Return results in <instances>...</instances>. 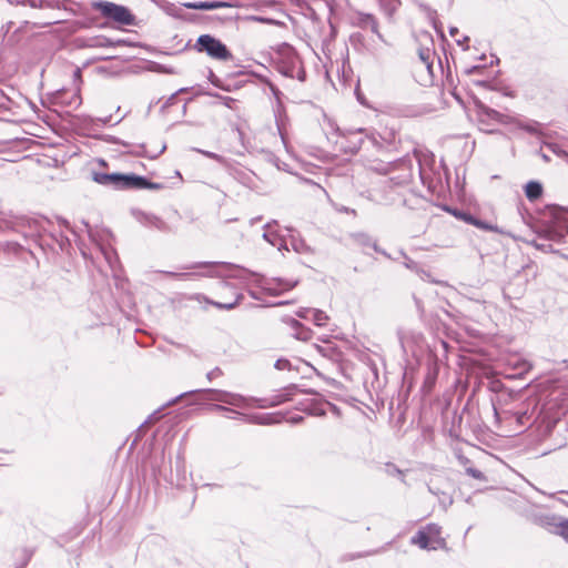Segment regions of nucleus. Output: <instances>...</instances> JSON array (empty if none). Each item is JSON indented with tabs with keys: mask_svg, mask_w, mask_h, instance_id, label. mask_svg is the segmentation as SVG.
Here are the masks:
<instances>
[{
	"mask_svg": "<svg viewBox=\"0 0 568 568\" xmlns=\"http://www.w3.org/2000/svg\"><path fill=\"white\" fill-rule=\"evenodd\" d=\"M23 222H27L29 229H30V235H34L36 233H39L41 230H43L42 223L43 220H37V219H23Z\"/></svg>",
	"mask_w": 568,
	"mask_h": 568,
	"instance_id": "obj_23",
	"label": "nucleus"
},
{
	"mask_svg": "<svg viewBox=\"0 0 568 568\" xmlns=\"http://www.w3.org/2000/svg\"><path fill=\"white\" fill-rule=\"evenodd\" d=\"M525 194H526V197L532 202V180L528 181L526 184H525Z\"/></svg>",
	"mask_w": 568,
	"mask_h": 568,
	"instance_id": "obj_35",
	"label": "nucleus"
},
{
	"mask_svg": "<svg viewBox=\"0 0 568 568\" xmlns=\"http://www.w3.org/2000/svg\"><path fill=\"white\" fill-rule=\"evenodd\" d=\"M297 284L296 281H288L282 278H262L260 281V286L267 291L271 295H278L283 292L290 291L295 287Z\"/></svg>",
	"mask_w": 568,
	"mask_h": 568,
	"instance_id": "obj_9",
	"label": "nucleus"
},
{
	"mask_svg": "<svg viewBox=\"0 0 568 568\" xmlns=\"http://www.w3.org/2000/svg\"><path fill=\"white\" fill-rule=\"evenodd\" d=\"M112 42L110 40H106V43H103L102 45L105 47V45H111Z\"/></svg>",
	"mask_w": 568,
	"mask_h": 568,
	"instance_id": "obj_50",
	"label": "nucleus"
},
{
	"mask_svg": "<svg viewBox=\"0 0 568 568\" xmlns=\"http://www.w3.org/2000/svg\"><path fill=\"white\" fill-rule=\"evenodd\" d=\"M542 194V185L541 183L535 181V201L540 197Z\"/></svg>",
	"mask_w": 568,
	"mask_h": 568,
	"instance_id": "obj_39",
	"label": "nucleus"
},
{
	"mask_svg": "<svg viewBox=\"0 0 568 568\" xmlns=\"http://www.w3.org/2000/svg\"><path fill=\"white\" fill-rule=\"evenodd\" d=\"M362 142H363V138H359L358 141L352 148V152H356L361 148Z\"/></svg>",
	"mask_w": 568,
	"mask_h": 568,
	"instance_id": "obj_43",
	"label": "nucleus"
},
{
	"mask_svg": "<svg viewBox=\"0 0 568 568\" xmlns=\"http://www.w3.org/2000/svg\"><path fill=\"white\" fill-rule=\"evenodd\" d=\"M288 324L295 331V337L301 341H308L311 338V329L306 328L302 323L295 318H290Z\"/></svg>",
	"mask_w": 568,
	"mask_h": 568,
	"instance_id": "obj_18",
	"label": "nucleus"
},
{
	"mask_svg": "<svg viewBox=\"0 0 568 568\" xmlns=\"http://www.w3.org/2000/svg\"><path fill=\"white\" fill-rule=\"evenodd\" d=\"M163 274L171 276L175 280H187L191 276V273L187 272H162Z\"/></svg>",
	"mask_w": 568,
	"mask_h": 568,
	"instance_id": "obj_30",
	"label": "nucleus"
},
{
	"mask_svg": "<svg viewBox=\"0 0 568 568\" xmlns=\"http://www.w3.org/2000/svg\"><path fill=\"white\" fill-rule=\"evenodd\" d=\"M568 260V256H565Z\"/></svg>",
	"mask_w": 568,
	"mask_h": 568,
	"instance_id": "obj_54",
	"label": "nucleus"
},
{
	"mask_svg": "<svg viewBox=\"0 0 568 568\" xmlns=\"http://www.w3.org/2000/svg\"><path fill=\"white\" fill-rule=\"evenodd\" d=\"M536 519L551 532L561 536L568 544V519L557 516H538Z\"/></svg>",
	"mask_w": 568,
	"mask_h": 568,
	"instance_id": "obj_8",
	"label": "nucleus"
},
{
	"mask_svg": "<svg viewBox=\"0 0 568 568\" xmlns=\"http://www.w3.org/2000/svg\"><path fill=\"white\" fill-rule=\"evenodd\" d=\"M197 390H194L193 393H196ZM201 393L205 394V399L216 403H222L235 408H248L251 407V403L255 400V398L252 397H245L241 394L231 393L227 390L222 389H201Z\"/></svg>",
	"mask_w": 568,
	"mask_h": 568,
	"instance_id": "obj_5",
	"label": "nucleus"
},
{
	"mask_svg": "<svg viewBox=\"0 0 568 568\" xmlns=\"http://www.w3.org/2000/svg\"><path fill=\"white\" fill-rule=\"evenodd\" d=\"M276 221L267 223L265 225V232L263 233V239L267 241L271 245L277 246L278 250L285 248L287 250L286 244L283 243L282 240L278 239L277 234L272 231V225L276 224Z\"/></svg>",
	"mask_w": 568,
	"mask_h": 568,
	"instance_id": "obj_16",
	"label": "nucleus"
},
{
	"mask_svg": "<svg viewBox=\"0 0 568 568\" xmlns=\"http://www.w3.org/2000/svg\"><path fill=\"white\" fill-rule=\"evenodd\" d=\"M92 8L100 12L101 16L114 23L121 26H133L135 17L124 6L118 4L110 1H95L92 3Z\"/></svg>",
	"mask_w": 568,
	"mask_h": 568,
	"instance_id": "obj_2",
	"label": "nucleus"
},
{
	"mask_svg": "<svg viewBox=\"0 0 568 568\" xmlns=\"http://www.w3.org/2000/svg\"><path fill=\"white\" fill-rule=\"evenodd\" d=\"M292 245H293V247H294V250H295L296 252H301V247H302L304 244H303V242H302V241H301L298 244H297L295 241H293V242H292Z\"/></svg>",
	"mask_w": 568,
	"mask_h": 568,
	"instance_id": "obj_44",
	"label": "nucleus"
},
{
	"mask_svg": "<svg viewBox=\"0 0 568 568\" xmlns=\"http://www.w3.org/2000/svg\"><path fill=\"white\" fill-rule=\"evenodd\" d=\"M185 394H180V396H178L172 403H175L178 402L181 397H183Z\"/></svg>",
	"mask_w": 568,
	"mask_h": 568,
	"instance_id": "obj_49",
	"label": "nucleus"
},
{
	"mask_svg": "<svg viewBox=\"0 0 568 568\" xmlns=\"http://www.w3.org/2000/svg\"><path fill=\"white\" fill-rule=\"evenodd\" d=\"M242 295H237V297L235 298L234 302L232 303H214V305L221 310H232L234 308L237 304H239V301L241 300Z\"/></svg>",
	"mask_w": 568,
	"mask_h": 568,
	"instance_id": "obj_29",
	"label": "nucleus"
},
{
	"mask_svg": "<svg viewBox=\"0 0 568 568\" xmlns=\"http://www.w3.org/2000/svg\"><path fill=\"white\" fill-rule=\"evenodd\" d=\"M481 115L484 116H487L488 119H491V120H495V121H500V118H501V114L493 109H484L483 112H481Z\"/></svg>",
	"mask_w": 568,
	"mask_h": 568,
	"instance_id": "obj_28",
	"label": "nucleus"
},
{
	"mask_svg": "<svg viewBox=\"0 0 568 568\" xmlns=\"http://www.w3.org/2000/svg\"><path fill=\"white\" fill-rule=\"evenodd\" d=\"M355 243L361 245L363 248L372 247L375 252L382 253L386 255L384 251H382L376 242L366 233H355L352 235Z\"/></svg>",
	"mask_w": 568,
	"mask_h": 568,
	"instance_id": "obj_15",
	"label": "nucleus"
},
{
	"mask_svg": "<svg viewBox=\"0 0 568 568\" xmlns=\"http://www.w3.org/2000/svg\"><path fill=\"white\" fill-rule=\"evenodd\" d=\"M438 501L446 510L453 504V497L446 490H444L440 491V495L438 496Z\"/></svg>",
	"mask_w": 568,
	"mask_h": 568,
	"instance_id": "obj_25",
	"label": "nucleus"
},
{
	"mask_svg": "<svg viewBox=\"0 0 568 568\" xmlns=\"http://www.w3.org/2000/svg\"><path fill=\"white\" fill-rule=\"evenodd\" d=\"M537 144H540L538 154L545 162L550 161L549 153H552L568 161V153L561 150L557 144L548 142L547 136L542 132V124L535 121V146Z\"/></svg>",
	"mask_w": 568,
	"mask_h": 568,
	"instance_id": "obj_6",
	"label": "nucleus"
},
{
	"mask_svg": "<svg viewBox=\"0 0 568 568\" xmlns=\"http://www.w3.org/2000/svg\"><path fill=\"white\" fill-rule=\"evenodd\" d=\"M334 130L344 138H349L355 134H364L366 139H368L373 145L381 146V143L376 136V134L367 129L357 128V129H339L338 126L334 128Z\"/></svg>",
	"mask_w": 568,
	"mask_h": 568,
	"instance_id": "obj_12",
	"label": "nucleus"
},
{
	"mask_svg": "<svg viewBox=\"0 0 568 568\" xmlns=\"http://www.w3.org/2000/svg\"><path fill=\"white\" fill-rule=\"evenodd\" d=\"M211 409L214 412H220V413H222V412L230 413L231 414L229 416L230 418H236L237 416H243V414L241 412H239L234 408L221 405V404L211 405Z\"/></svg>",
	"mask_w": 568,
	"mask_h": 568,
	"instance_id": "obj_22",
	"label": "nucleus"
},
{
	"mask_svg": "<svg viewBox=\"0 0 568 568\" xmlns=\"http://www.w3.org/2000/svg\"><path fill=\"white\" fill-rule=\"evenodd\" d=\"M387 468H388V473L389 474H395V475H398V476H403V471L397 468L395 465H387Z\"/></svg>",
	"mask_w": 568,
	"mask_h": 568,
	"instance_id": "obj_40",
	"label": "nucleus"
},
{
	"mask_svg": "<svg viewBox=\"0 0 568 568\" xmlns=\"http://www.w3.org/2000/svg\"><path fill=\"white\" fill-rule=\"evenodd\" d=\"M194 50L200 53H205L211 59L217 61H230L233 59L231 51L217 38L211 34H201L194 45Z\"/></svg>",
	"mask_w": 568,
	"mask_h": 568,
	"instance_id": "obj_3",
	"label": "nucleus"
},
{
	"mask_svg": "<svg viewBox=\"0 0 568 568\" xmlns=\"http://www.w3.org/2000/svg\"><path fill=\"white\" fill-rule=\"evenodd\" d=\"M254 422L258 423V424H271V423H273L272 417L270 415H264V416L256 417Z\"/></svg>",
	"mask_w": 568,
	"mask_h": 568,
	"instance_id": "obj_37",
	"label": "nucleus"
},
{
	"mask_svg": "<svg viewBox=\"0 0 568 568\" xmlns=\"http://www.w3.org/2000/svg\"><path fill=\"white\" fill-rule=\"evenodd\" d=\"M187 7L197 10H216L220 8L230 7V4L223 1H201L196 3H190Z\"/></svg>",
	"mask_w": 568,
	"mask_h": 568,
	"instance_id": "obj_19",
	"label": "nucleus"
},
{
	"mask_svg": "<svg viewBox=\"0 0 568 568\" xmlns=\"http://www.w3.org/2000/svg\"><path fill=\"white\" fill-rule=\"evenodd\" d=\"M193 150L195 152H197V153L203 154L204 156H206L209 159H212V160L217 161L220 163H224V158L222 155L217 154V153L205 151V150H201V149H197V148H194Z\"/></svg>",
	"mask_w": 568,
	"mask_h": 568,
	"instance_id": "obj_26",
	"label": "nucleus"
},
{
	"mask_svg": "<svg viewBox=\"0 0 568 568\" xmlns=\"http://www.w3.org/2000/svg\"><path fill=\"white\" fill-rule=\"evenodd\" d=\"M295 392H296V386L292 385V386L284 388L281 393L274 395L270 399L268 404H265L264 400H262V399H255L254 402H256L257 407H261V408H264L266 406H276V405H281L285 402L292 400Z\"/></svg>",
	"mask_w": 568,
	"mask_h": 568,
	"instance_id": "obj_11",
	"label": "nucleus"
},
{
	"mask_svg": "<svg viewBox=\"0 0 568 568\" xmlns=\"http://www.w3.org/2000/svg\"><path fill=\"white\" fill-rule=\"evenodd\" d=\"M428 487V491L435 496H439L440 495V491H444L445 488L443 487H439L437 484H436V478H432L427 485Z\"/></svg>",
	"mask_w": 568,
	"mask_h": 568,
	"instance_id": "obj_27",
	"label": "nucleus"
},
{
	"mask_svg": "<svg viewBox=\"0 0 568 568\" xmlns=\"http://www.w3.org/2000/svg\"><path fill=\"white\" fill-rule=\"evenodd\" d=\"M150 223L154 225L155 227H160L162 222L158 217L150 219Z\"/></svg>",
	"mask_w": 568,
	"mask_h": 568,
	"instance_id": "obj_42",
	"label": "nucleus"
},
{
	"mask_svg": "<svg viewBox=\"0 0 568 568\" xmlns=\"http://www.w3.org/2000/svg\"><path fill=\"white\" fill-rule=\"evenodd\" d=\"M354 26L361 29H369L379 40L384 41V37L378 29V22L373 14L364 12L356 13L354 17Z\"/></svg>",
	"mask_w": 568,
	"mask_h": 568,
	"instance_id": "obj_10",
	"label": "nucleus"
},
{
	"mask_svg": "<svg viewBox=\"0 0 568 568\" xmlns=\"http://www.w3.org/2000/svg\"><path fill=\"white\" fill-rule=\"evenodd\" d=\"M302 419H303V417H302V416H298V417H294V418H293V422H294V423H298V422H300V420H302Z\"/></svg>",
	"mask_w": 568,
	"mask_h": 568,
	"instance_id": "obj_47",
	"label": "nucleus"
},
{
	"mask_svg": "<svg viewBox=\"0 0 568 568\" xmlns=\"http://www.w3.org/2000/svg\"><path fill=\"white\" fill-rule=\"evenodd\" d=\"M456 216L465 220L466 222L470 223V224H477L476 220L471 216V215H468V214H465V213H454Z\"/></svg>",
	"mask_w": 568,
	"mask_h": 568,
	"instance_id": "obj_36",
	"label": "nucleus"
},
{
	"mask_svg": "<svg viewBox=\"0 0 568 568\" xmlns=\"http://www.w3.org/2000/svg\"><path fill=\"white\" fill-rule=\"evenodd\" d=\"M413 545L418 546L420 549L426 550H436L438 548L437 545H434L430 541V537L427 535V531L424 529H419L410 539Z\"/></svg>",
	"mask_w": 568,
	"mask_h": 568,
	"instance_id": "obj_13",
	"label": "nucleus"
},
{
	"mask_svg": "<svg viewBox=\"0 0 568 568\" xmlns=\"http://www.w3.org/2000/svg\"><path fill=\"white\" fill-rule=\"evenodd\" d=\"M162 187H163V185L160 184V183L151 182V181H149L144 176H140V175H136V174L132 173L131 189H135V190H142V189L161 190Z\"/></svg>",
	"mask_w": 568,
	"mask_h": 568,
	"instance_id": "obj_14",
	"label": "nucleus"
},
{
	"mask_svg": "<svg viewBox=\"0 0 568 568\" xmlns=\"http://www.w3.org/2000/svg\"><path fill=\"white\" fill-rule=\"evenodd\" d=\"M75 100H77V103L79 104L80 103V97H75Z\"/></svg>",
	"mask_w": 568,
	"mask_h": 568,
	"instance_id": "obj_53",
	"label": "nucleus"
},
{
	"mask_svg": "<svg viewBox=\"0 0 568 568\" xmlns=\"http://www.w3.org/2000/svg\"><path fill=\"white\" fill-rule=\"evenodd\" d=\"M399 341H400L402 345L404 346L405 345V338H404L403 335H399Z\"/></svg>",
	"mask_w": 568,
	"mask_h": 568,
	"instance_id": "obj_48",
	"label": "nucleus"
},
{
	"mask_svg": "<svg viewBox=\"0 0 568 568\" xmlns=\"http://www.w3.org/2000/svg\"><path fill=\"white\" fill-rule=\"evenodd\" d=\"M413 160L408 156L403 158L395 162L384 163L374 161L371 163L369 169L379 173V174H387L390 173L394 170H400L402 174L397 178H394L396 180V183L403 184L407 183L413 178Z\"/></svg>",
	"mask_w": 568,
	"mask_h": 568,
	"instance_id": "obj_4",
	"label": "nucleus"
},
{
	"mask_svg": "<svg viewBox=\"0 0 568 568\" xmlns=\"http://www.w3.org/2000/svg\"><path fill=\"white\" fill-rule=\"evenodd\" d=\"M535 235L551 243H539L535 239V248L556 253L554 243H561L568 235V207L546 205L544 209L535 207Z\"/></svg>",
	"mask_w": 568,
	"mask_h": 568,
	"instance_id": "obj_1",
	"label": "nucleus"
},
{
	"mask_svg": "<svg viewBox=\"0 0 568 568\" xmlns=\"http://www.w3.org/2000/svg\"><path fill=\"white\" fill-rule=\"evenodd\" d=\"M313 308H301L296 312V315L304 320H311Z\"/></svg>",
	"mask_w": 568,
	"mask_h": 568,
	"instance_id": "obj_34",
	"label": "nucleus"
},
{
	"mask_svg": "<svg viewBox=\"0 0 568 568\" xmlns=\"http://www.w3.org/2000/svg\"><path fill=\"white\" fill-rule=\"evenodd\" d=\"M449 33H450L452 37H455L458 33V29L456 27H450L449 28Z\"/></svg>",
	"mask_w": 568,
	"mask_h": 568,
	"instance_id": "obj_45",
	"label": "nucleus"
},
{
	"mask_svg": "<svg viewBox=\"0 0 568 568\" xmlns=\"http://www.w3.org/2000/svg\"><path fill=\"white\" fill-rule=\"evenodd\" d=\"M311 315V321L314 323V325L323 327L327 324L328 316L323 311L313 308Z\"/></svg>",
	"mask_w": 568,
	"mask_h": 568,
	"instance_id": "obj_21",
	"label": "nucleus"
},
{
	"mask_svg": "<svg viewBox=\"0 0 568 568\" xmlns=\"http://www.w3.org/2000/svg\"><path fill=\"white\" fill-rule=\"evenodd\" d=\"M132 173H101L92 172V180L103 186H110L116 190H130L131 189Z\"/></svg>",
	"mask_w": 568,
	"mask_h": 568,
	"instance_id": "obj_7",
	"label": "nucleus"
},
{
	"mask_svg": "<svg viewBox=\"0 0 568 568\" xmlns=\"http://www.w3.org/2000/svg\"><path fill=\"white\" fill-rule=\"evenodd\" d=\"M418 8L426 13V16L432 20L434 28L438 30V21H437V12L436 10L432 9L429 6L423 2L414 1Z\"/></svg>",
	"mask_w": 568,
	"mask_h": 568,
	"instance_id": "obj_20",
	"label": "nucleus"
},
{
	"mask_svg": "<svg viewBox=\"0 0 568 568\" xmlns=\"http://www.w3.org/2000/svg\"><path fill=\"white\" fill-rule=\"evenodd\" d=\"M430 57H432V52L428 49L427 50H420L419 58L425 63L427 69H430V65H432V63L429 62Z\"/></svg>",
	"mask_w": 568,
	"mask_h": 568,
	"instance_id": "obj_32",
	"label": "nucleus"
},
{
	"mask_svg": "<svg viewBox=\"0 0 568 568\" xmlns=\"http://www.w3.org/2000/svg\"><path fill=\"white\" fill-rule=\"evenodd\" d=\"M175 176H179L180 179L182 178L179 171H175Z\"/></svg>",
	"mask_w": 568,
	"mask_h": 568,
	"instance_id": "obj_51",
	"label": "nucleus"
},
{
	"mask_svg": "<svg viewBox=\"0 0 568 568\" xmlns=\"http://www.w3.org/2000/svg\"><path fill=\"white\" fill-rule=\"evenodd\" d=\"M468 40H469V38H468V37H465V38L463 39V41L458 40V41H457V43H458L459 45H462L464 42H467Z\"/></svg>",
	"mask_w": 568,
	"mask_h": 568,
	"instance_id": "obj_46",
	"label": "nucleus"
},
{
	"mask_svg": "<svg viewBox=\"0 0 568 568\" xmlns=\"http://www.w3.org/2000/svg\"><path fill=\"white\" fill-rule=\"evenodd\" d=\"M381 139L384 141H389V138H386V136H381Z\"/></svg>",
	"mask_w": 568,
	"mask_h": 568,
	"instance_id": "obj_52",
	"label": "nucleus"
},
{
	"mask_svg": "<svg viewBox=\"0 0 568 568\" xmlns=\"http://www.w3.org/2000/svg\"><path fill=\"white\" fill-rule=\"evenodd\" d=\"M406 267L407 268H410V270H415L416 268V263L410 260V258H407V262L405 263Z\"/></svg>",
	"mask_w": 568,
	"mask_h": 568,
	"instance_id": "obj_41",
	"label": "nucleus"
},
{
	"mask_svg": "<svg viewBox=\"0 0 568 568\" xmlns=\"http://www.w3.org/2000/svg\"><path fill=\"white\" fill-rule=\"evenodd\" d=\"M423 529L427 531V535L430 537V541L434 545H437L438 548L445 545V540L440 537V526H438L437 524H428Z\"/></svg>",
	"mask_w": 568,
	"mask_h": 568,
	"instance_id": "obj_17",
	"label": "nucleus"
},
{
	"mask_svg": "<svg viewBox=\"0 0 568 568\" xmlns=\"http://www.w3.org/2000/svg\"><path fill=\"white\" fill-rule=\"evenodd\" d=\"M518 212L526 225L529 227L532 226V215L530 214L529 210L524 207L523 205L518 206Z\"/></svg>",
	"mask_w": 568,
	"mask_h": 568,
	"instance_id": "obj_24",
	"label": "nucleus"
},
{
	"mask_svg": "<svg viewBox=\"0 0 568 568\" xmlns=\"http://www.w3.org/2000/svg\"><path fill=\"white\" fill-rule=\"evenodd\" d=\"M222 375H223L222 369L220 367H215L206 374V378L211 382Z\"/></svg>",
	"mask_w": 568,
	"mask_h": 568,
	"instance_id": "obj_33",
	"label": "nucleus"
},
{
	"mask_svg": "<svg viewBox=\"0 0 568 568\" xmlns=\"http://www.w3.org/2000/svg\"><path fill=\"white\" fill-rule=\"evenodd\" d=\"M466 473H467V475H469L470 477H473L475 479H479V480L485 479V475L476 468L468 467V468H466Z\"/></svg>",
	"mask_w": 568,
	"mask_h": 568,
	"instance_id": "obj_31",
	"label": "nucleus"
},
{
	"mask_svg": "<svg viewBox=\"0 0 568 568\" xmlns=\"http://www.w3.org/2000/svg\"><path fill=\"white\" fill-rule=\"evenodd\" d=\"M290 365L287 359H277L275 362V367L277 369H285Z\"/></svg>",
	"mask_w": 568,
	"mask_h": 568,
	"instance_id": "obj_38",
	"label": "nucleus"
}]
</instances>
